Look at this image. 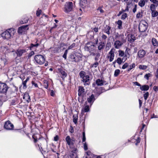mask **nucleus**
Listing matches in <instances>:
<instances>
[{"label": "nucleus", "instance_id": "obj_1", "mask_svg": "<svg viewBox=\"0 0 158 158\" xmlns=\"http://www.w3.org/2000/svg\"><path fill=\"white\" fill-rule=\"evenodd\" d=\"M15 33L16 31L15 29L10 28L2 33L1 35L3 39L8 40L12 38Z\"/></svg>", "mask_w": 158, "mask_h": 158}, {"label": "nucleus", "instance_id": "obj_2", "mask_svg": "<svg viewBox=\"0 0 158 158\" xmlns=\"http://www.w3.org/2000/svg\"><path fill=\"white\" fill-rule=\"evenodd\" d=\"M82 55L78 52H72L69 57V60L72 62H77L81 59Z\"/></svg>", "mask_w": 158, "mask_h": 158}, {"label": "nucleus", "instance_id": "obj_3", "mask_svg": "<svg viewBox=\"0 0 158 158\" xmlns=\"http://www.w3.org/2000/svg\"><path fill=\"white\" fill-rule=\"evenodd\" d=\"M34 59L35 60L34 62L35 64L41 65L46 62L45 57L42 55L38 54L34 56Z\"/></svg>", "mask_w": 158, "mask_h": 158}, {"label": "nucleus", "instance_id": "obj_4", "mask_svg": "<svg viewBox=\"0 0 158 158\" xmlns=\"http://www.w3.org/2000/svg\"><path fill=\"white\" fill-rule=\"evenodd\" d=\"M80 77L82 78V81L85 83V85H88L89 84V77L88 75H86L85 72L81 71L79 73Z\"/></svg>", "mask_w": 158, "mask_h": 158}, {"label": "nucleus", "instance_id": "obj_5", "mask_svg": "<svg viewBox=\"0 0 158 158\" xmlns=\"http://www.w3.org/2000/svg\"><path fill=\"white\" fill-rule=\"evenodd\" d=\"M84 48L85 51L91 52L95 49V44L92 42H88L86 44Z\"/></svg>", "mask_w": 158, "mask_h": 158}, {"label": "nucleus", "instance_id": "obj_6", "mask_svg": "<svg viewBox=\"0 0 158 158\" xmlns=\"http://www.w3.org/2000/svg\"><path fill=\"white\" fill-rule=\"evenodd\" d=\"M117 39L118 40L115 41L114 43V46L115 48L119 49L125 42V40L123 38V36H121V39Z\"/></svg>", "mask_w": 158, "mask_h": 158}, {"label": "nucleus", "instance_id": "obj_7", "mask_svg": "<svg viewBox=\"0 0 158 158\" xmlns=\"http://www.w3.org/2000/svg\"><path fill=\"white\" fill-rule=\"evenodd\" d=\"M148 24L144 21L140 22L139 24V29L140 32H144L148 28Z\"/></svg>", "mask_w": 158, "mask_h": 158}, {"label": "nucleus", "instance_id": "obj_8", "mask_svg": "<svg viewBox=\"0 0 158 158\" xmlns=\"http://www.w3.org/2000/svg\"><path fill=\"white\" fill-rule=\"evenodd\" d=\"M78 90V94L79 97L78 98L79 102L81 103H83L84 100L83 99V97L85 92V89L82 86H79Z\"/></svg>", "mask_w": 158, "mask_h": 158}, {"label": "nucleus", "instance_id": "obj_9", "mask_svg": "<svg viewBox=\"0 0 158 158\" xmlns=\"http://www.w3.org/2000/svg\"><path fill=\"white\" fill-rule=\"evenodd\" d=\"M73 6L72 2H66L64 8V11L66 13L69 12L72 10Z\"/></svg>", "mask_w": 158, "mask_h": 158}, {"label": "nucleus", "instance_id": "obj_10", "mask_svg": "<svg viewBox=\"0 0 158 158\" xmlns=\"http://www.w3.org/2000/svg\"><path fill=\"white\" fill-rule=\"evenodd\" d=\"M8 88L5 83H0V93L6 94Z\"/></svg>", "mask_w": 158, "mask_h": 158}, {"label": "nucleus", "instance_id": "obj_11", "mask_svg": "<svg viewBox=\"0 0 158 158\" xmlns=\"http://www.w3.org/2000/svg\"><path fill=\"white\" fill-rule=\"evenodd\" d=\"M67 144L69 146L74 144L75 139L74 138H71L69 136H67L65 138Z\"/></svg>", "mask_w": 158, "mask_h": 158}, {"label": "nucleus", "instance_id": "obj_12", "mask_svg": "<svg viewBox=\"0 0 158 158\" xmlns=\"http://www.w3.org/2000/svg\"><path fill=\"white\" fill-rule=\"evenodd\" d=\"M27 50H27L24 48H19L16 50L15 53L17 56L20 57L23 54L26 53Z\"/></svg>", "mask_w": 158, "mask_h": 158}, {"label": "nucleus", "instance_id": "obj_13", "mask_svg": "<svg viewBox=\"0 0 158 158\" xmlns=\"http://www.w3.org/2000/svg\"><path fill=\"white\" fill-rule=\"evenodd\" d=\"M13 125L9 121L6 122L4 125V128L7 130H12L14 128Z\"/></svg>", "mask_w": 158, "mask_h": 158}, {"label": "nucleus", "instance_id": "obj_14", "mask_svg": "<svg viewBox=\"0 0 158 158\" xmlns=\"http://www.w3.org/2000/svg\"><path fill=\"white\" fill-rule=\"evenodd\" d=\"M77 152V149L74 148L70 152L69 156L71 158H78Z\"/></svg>", "mask_w": 158, "mask_h": 158}, {"label": "nucleus", "instance_id": "obj_15", "mask_svg": "<svg viewBox=\"0 0 158 158\" xmlns=\"http://www.w3.org/2000/svg\"><path fill=\"white\" fill-rule=\"evenodd\" d=\"M95 100L94 96L93 94L89 96L87 98V100L89 103L90 106H91Z\"/></svg>", "mask_w": 158, "mask_h": 158}, {"label": "nucleus", "instance_id": "obj_16", "mask_svg": "<svg viewBox=\"0 0 158 158\" xmlns=\"http://www.w3.org/2000/svg\"><path fill=\"white\" fill-rule=\"evenodd\" d=\"M28 25H23L19 27L18 28V33L19 34H22L26 30H28V28L27 27Z\"/></svg>", "mask_w": 158, "mask_h": 158}, {"label": "nucleus", "instance_id": "obj_17", "mask_svg": "<svg viewBox=\"0 0 158 158\" xmlns=\"http://www.w3.org/2000/svg\"><path fill=\"white\" fill-rule=\"evenodd\" d=\"M40 44V43L38 42L37 40L35 44H31L30 46L28 47V48L30 50H35L36 48L38 47Z\"/></svg>", "mask_w": 158, "mask_h": 158}, {"label": "nucleus", "instance_id": "obj_18", "mask_svg": "<svg viewBox=\"0 0 158 158\" xmlns=\"http://www.w3.org/2000/svg\"><path fill=\"white\" fill-rule=\"evenodd\" d=\"M146 54L145 51L143 49L140 50L138 51V56L140 59H142L144 57Z\"/></svg>", "mask_w": 158, "mask_h": 158}, {"label": "nucleus", "instance_id": "obj_19", "mask_svg": "<svg viewBox=\"0 0 158 158\" xmlns=\"http://www.w3.org/2000/svg\"><path fill=\"white\" fill-rule=\"evenodd\" d=\"M96 84L98 86H102L106 85L107 83L102 79H98L96 81Z\"/></svg>", "mask_w": 158, "mask_h": 158}, {"label": "nucleus", "instance_id": "obj_20", "mask_svg": "<svg viewBox=\"0 0 158 158\" xmlns=\"http://www.w3.org/2000/svg\"><path fill=\"white\" fill-rule=\"evenodd\" d=\"M113 49H112L110 50L109 53L110 55L107 56L108 58H109V61L110 62H111L113 60L114 56V51H113Z\"/></svg>", "mask_w": 158, "mask_h": 158}, {"label": "nucleus", "instance_id": "obj_21", "mask_svg": "<svg viewBox=\"0 0 158 158\" xmlns=\"http://www.w3.org/2000/svg\"><path fill=\"white\" fill-rule=\"evenodd\" d=\"M140 89L142 91H147L148 90L149 87L148 85H144L141 86L140 87Z\"/></svg>", "mask_w": 158, "mask_h": 158}, {"label": "nucleus", "instance_id": "obj_22", "mask_svg": "<svg viewBox=\"0 0 158 158\" xmlns=\"http://www.w3.org/2000/svg\"><path fill=\"white\" fill-rule=\"evenodd\" d=\"M116 23L118 25V29H122V22L121 20H118L117 22H116Z\"/></svg>", "mask_w": 158, "mask_h": 158}, {"label": "nucleus", "instance_id": "obj_23", "mask_svg": "<svg viewBox=\"0 0 158 158\" xmlns=\"http://www.w3.org/2000/svg\"><path fill=\"white\" fill-rule=\"evenodd\" d=\"M87 103L86 102L85 104L84 105V108L83 109V111L85 112H88L89 110V105H87L86 104Z\"/></svg>", "mask_w": 158, "mask_h": 158}, {"label": "nucleus", "instance_id": "obj_24", "mask_svg": "<svg viewBox=\"0 0 158 158\" xmlns=\"http://www.w3.org/2000/svg\"><path fill=\"white\" fill-rule=\"evenodd\" d=\"M105 46V44L103 42H101L99 43L98 46V49L101 50Z\"/></svg>", "mask_w": 158, "mask_h": 158}, {"label": "nucleus", "instance_id": "obj_25", "mask_svg": "<svg viewBox=\"0 0 158 158\" xmlns=\"http://www.w3.org/2000/svg\"><path fill=\"white\" fill-rule=\"evenodd\" d=\"M73 122L74 123L76 124L77 123V121L78 119V116L77 114H74L73 116Z\"/></svg>", "mask_w": 158, "mask_h": 158}, {"label": "nucleus", "instance_id": "obj_26", "mask_svg": "<svg viewBox=\"0 0 158 158\" xmlns=\"http://www.w3.org/2000/svg\"><path fill=\"white\" fill-rule=\"evenodd\" d=\"M149 120L148 119H144V120L143 121V126L142 128L140 131L141 132L142 131V130L143 129L144 127L145 126V125L144 124V123H145L146 124H148V123Z\"/></svg>", "mask_w": 158, "mask_h": 158}, {"label": "nucleus", "instance_id": "obj_27", "mask_svg": "<svg viewBox=\"0 0 158 158\" xmlns=\"http://www.w3.org/2000/svg\"><path fill=\"white\" fill-rule=\"evenodd\" d=\"M23 99H25L27 102H29L30 101V97L28 94H25L23 97Z\"/></svg>", "mask_w": 158, "mask_h": 158}, {"label": "nucleus", "instance_id": "obj_28", "mask_svg": "<svg viewBox=\"0 0 158 158\" xmlns=\"http://www.w3.org/2000/svg\"><path fill=\"white\" fill-rule=\"evenodd\" d=\"M139 5L141 7H143L145 5V1L144 0H140L138 3Z\"/></svg>", "mask_w": 158, "mask_h": 158}, {"label": "nucleus", "instance_id": "obj_29", "mask_svg": "<svg viewBox=\"0 0 158 158\" xmlns=\"http://www.w3.org/2000/svg\"><path fill=\"white\" fill-rule=\"evenodd\" d=\"M110 28L111 27L110 26H106V28L105 30V32L108 35H109L110 34Z\"/></svg>", "mask_w": 158, "mask_h": 158}, {"label": "nucleus", "instance_id": "obj_30", "mask_svg": "<svg viewBox=\"0 0 158 158\" xmlns=\"http://www.w3.org/2000/svg\"><path fill=\"white\" fill-rule=\"evenodd\" d=\"M152 42L153 46H156L158 45V43L156 40L155 38H153L152 39Z\"/></svg>", "mask_w": 158, "mask_h": 158}, {"label": "nucleus", "instance_id": "obj_31", "mask_svg": "<svg viewBox=\"0 0 158 158\" xmlns=\"http://www.w3.org/2000/svg\"><path fill=\"white\" fill-rule=\"evenodd\" d=\"M158 15V12L156 11H152V16L153 17L157 16Z\"/></svg>", "mask_w": 158, "mask_h": 158}, {"label": "nucleus", "instance_id": "obj_32", "mask_svg": "<svg viewBox=\"0 0 158 158\" xmlns=\"http://www.w3.org/2000/svg\"><path fill=\"white\" fill-rule=\"evenodd\" d=\"M28 20V19L27 17H25L24 19L23 20H22L21 21H20V23L21 24L25 23L27 22Z\"/></svg>", "mask_w": 158, "mask_h": 158}, {"label": "nucleus", "instance_id": "obj_33", "mask_svg": "<svg viewBox=\"0 0 158 158\" xmlns=\"http://www.w3.org/2000/svg\"><path fill=\"white\" fill-rule=\"evenodd\" d=\"M120 70L118 69H116L114 73V77H117L119 74L120 73Z\"/></svg>", "mask_w": 158, "mask_h": 158}, {"label": "nucleus", "instance_id": "obj_34", "mask_svg": "<svg viewBox=\"0 0 158 158\" xmlns=\"http://www.w3.org/2000/svg\"><path fill=\"white\" fill-rule=\"evenodd\" d=\"M60 72L61 74L62 75V78H64L66 77L67 74L64 71L61 70L60 71Z\"/></svg>", "mask_w": 158, "mask_h": 158}, {"label": "nucleus", "instance_id": "obj_35", "mask_svg": "<svg viewBox=\"0 0 158 158\" xmlns=\"http://www.w3.org/2000/svg\"><path fill=\"white\" fill-rule=\"evenodd\" d=\"M156 4L154 5V4H151L150 6V9L152 11H154L156 9Z\"/></svg>", "mask_w": 158, "mask_h": 158}, {"label": "nucleus", "instance_id": "obj_36", "mask_svg": "<svg viewBox=\"0 0 158 158\" xmlns=\"http://www.w3.org/2000/svg\"><path fill=\"white\" fill-rule=\"evenodd\" d=\"M87 3V0H81L80 2V5L83 6L86 4Z\"/></svg>", "mask_w": 158, "mask_h": 158}, {"label": "nucleus", "instance_id": "obj_37", "mask_svg": "<svg viewBox=\"0 0 158 158\" xmlns=\"http://www.w3.org/2000/svg\"><path fill=\"white\" fill-rule=\"evenodd\" d=\"M127 17V14L126 13H123L121 16V19L122 20L125 19Z\"/></svg>", "mask_w": 158, "mask_h": 158}, {"label": "nucleus", "instance_id": "obj_38", "mask_svg": "<svg viewBox=\"0 0 158 158\" xmlns=\"http://www.w3.org/2000/svg\"><path fill=\"white\" fill-rule=\"evenodd\" d=\"M152 76V74L150 73H148V74H146L144 77L147 80H148L149 79V77H151Z\"/></svg>", "mask_w": 158, "mask_h": 158}, {"label": "nucleus", "instance_id": "obj_39", "mask_svg": "<svg viewBox=\"0 0 158 158\" xmlns=\"http://www.w3.org/2000/svg\"><path fill=\"white\" fill-rule=\"evenodd\" d=\"M149 95V93L148 92H147L145 93L143 95V97L145 101L147 99L148 96Z\"/></svg>", "mask_w": 158, "mask_h": 158}, {"label": "nucleus", "instance_id": "obj_40", "mask_svg": "<svg viewBox=\"0 0 158 158\" xmlns=\"http://www.w3.org/2000/svg\"><path fill=\"white\" fill-rule=\"evenodd\" d=\"M135 67V64L134 63L132 64L131 65L129 66L128 68V71H129L131 70L133 68H134Z\"/></svg>", "mask_w": 158, "mask_h": 158}, {"label": "nucleus", "instance_id": "obj_41", "mask_svg": "<svg viewBox=\"0 0 158 158\" xmlns=\"http://www.w3.org/2000/svg\"><path fill=\"white\" fill-rule=\"evenodd\" d=\"M119 64H121L122 62V60L120 58H118L116 61Z\"/></svg>", "mask_w": 158, "mask_h": 158}, {"label": "nucleus", "instance_id": "obj_42", "mask_svg": "<svg viewBox=\"0 0 158 158\" xmlns=\"http://www.w3.org/2000/svg\"><path fill=\"white\" fill-rule=\"evenodd\" d=\"M42 12L41 10L38 9L36 11V15L37 17H39Z\"/></svg>", "mask_w": 158, "mask_h": 158}, {"label": "nucleus", "instance_id": "obj_43", "mask_svg": "<svg viewBox=\"0 0 158 158\" xmlns=\"http://www.w3.org/2000/svg\"><path fill=\"white\" fill-rule=\"evenodd\" d=\"M27 81L25 80L23 81V88L24 89H25L27 88L26 85V83Z\"/></svg>", "mask_w": 158, "mask_h": 158}, {"label": "nucleus", "instance_id": "obj_44", "mask_svg": "<svg viewBox=\"0 0 158 158\" xmlns=\"http://www.w3.org/2000/svg\"><path fill=\"white\" fill-rule=\"evenodd\" d=\"M34 54V52L33 51H32L28 55V58H30Z\"/></svg>", "mask_w": 158, "mask_h": 158}, {"label": "nucleus", "instance_id": "obj_45", "mask_svg": "<svg viewBox=\"0 0 158 158\" xmlns=\"http://www.w3.org/2000/svg\"><path fill=\"white\" fill-rule=\"evenodd\" d=\"M98 64H99L98 62H96L94 64L91 65V67L92 68H96L98 65Z\"/></svg>", "mask_w": 158, "mask_h": 158}, {"label": "nucleus", "instance_id": "obj_46", "mask_svg": "<svg viewBox=\"0 0 158 158\" xmlns=\"http://www.w3.org/2000/svg\"><path fill=\"white\" fill-rule=\"evenodd\" d=\"M82 142H85L86 140L85 133V132H83L82 133Z\"/></svg>", "mask_w": 158, "mask_h": 158}, {"label": "nucleus", "instance_id": "obj_47", "mask_svg": "<svg viewBox=\"0 0 158 158\" xmlns=\"http://www.w3.org/2000/svg\"><path fill=\"white\" fill-rule=\"evenodd\" d=\"M91 152L89 151L87 152V156H86L85 158H91V156H92L91 155Z\"/></svg>", "mask_w": 158, "mask_h": 158}, {"label": "nucleus", "instance_id": "obj_48", "mask_svg": "<svg viewBox=\"0 0 158 158\" xmlns=\"http://www.w3.org/2000/svg\"><path fill=\"white\" fill-rule=\"evenodd\" d=\"M150 1L152 2L153 3L156 4V6H158V1L157 0H150Z\"/></svg>", "mask_w": 158, "mask_h": 158}, {"label": "nucleus", "instance_id": "obj_49", "mask_svg": "<svg viewBox=\"0 0 158 158\" xmlns=\"http://www.w3.org/2000/svg\"><path fill=\"white\" fill-rule=\"evenodd\" d=\"M140 138L139 137H138V138L137 139H136V142L135 143V145H137L138 143H139L140 142Z\"/></svg>", "mask_w": 158, "mask_h": 158}, {"label": "nucleus", "instance_id": "obj_50", "mask_svg": "<svg viewBox=\"0 0 158 158\" xmlns=\"http://www.w3.org/2000/svg\"><path fill=\"white\" fill-rule=\"evenodd\" d=\"M119 55L121 56H123L124 55V52L123 51L119 50Z\"/></svg>", "mask_w": 158, "mask_h": 158}, {"label": "nucleus", "instance_id": "obj_51", "mask_svg": "<svg viewBox=\"0 0 158 158\" xmlns=\"http://www.w3.org/2000/svg\"><path fill=\"white\" fill-rule=\"evenodd\" d=\"M83 146L84 149L85 150H87L88 149L87 145L86 142H85L83 143Z\"/></svg>", "mask_w": 158, "mask_h": 158}, {"label": "nucleus", "instance_id": "obj_52", "mask_svg": "<svg viewBox=\"0 0 158 158\" xmlns=\"http://www.w3.org/2000/svg\"><path fill=\"white\" fill-rule=\"evenodd\" d=\"M75 46V44L74 43L72 44L68 48V49L69 50L73 48Z\"/></svg>", "mask_w": 158, "mask_h": 158}, {"label": "nucleus", "instance_id": "obj_53", "mask_svg": "<svg viewBox=\"0 0 158 158\" xmlns=\"http://www.w3.org/2000/svg\"><path fill=\"white\" fill-rule=\"evenodd\" d=\"M32 138L34 139V142L35 143L37 141H38L40 139V138H39L38 139L36 138L35 136V135H33L32 136Z\"/></svg>", "mask_w": 158, "mask_h": 158}, {"label": "nucleus", "instance_id": "obj_54", "mask_svg": "<svg viewBox=\"0 0 158 158\" xmlns=\"http://www.w3.org/2000/svg\"><path fill=\"white\" fill-rule=\"evenodd\" d=\"M128 63H126L122 67V69H125L128 67Z\"/></svg>", "mask_w": 158, "mask_h": 158}, {"label": "nucleus", "instance_id": "obj_55", "mask_svg": "<svg viewBox=\"0 0 158 158\" xmlns=\"http://www.w3.org/2000/svg\"><path fill=\"white\" fill-rule=\"evenodd\" d=\"M98 11H100V13H102L104 12V11L102 9L101 7H99L97 10Z\"/></svg>", "mask_w": 158, "mask_h": 158}, {"label": "nucleus", "instance_id": "obj_56", "mask_svg": "<svg viewBox=\"0 0 158 158\" xmlns=\"http://www.w3.org/2000/svg\"><path fill=\"white\" fill-rule=\"evenodd\" d=\"M142 16V15L141 14V12H139L136 15V17L137 18H139Z\"/></svg>", "mask_w": 158, "mask_h": 158}, {"label": "nucleus", "instance_id": "obj_57", "mask_svg": "<svg viewBox=\"0 0 158 158\" xmlns=\"http://www.w3.org/2000/svg\"><path fill=\"white\" fill-rule=\"evenodd\" d=\"M121 36H123V35H115V38L116 39L118 40V39H121Z\"/></svg>", "mask_w": 158, "mask_h": 158}, {"label": "nucleus", "instance_id": "obj_58", "mask_svg": "<svg viewBox=\"0 0 158 158\" xmlns=\"http://www.w3.org/2000/svg\"><path fill=\"white\" fill-rule=\"evenodd\" d=\"M139 68L141 69H144L146 68V66L144 65H140Z\"/></svg>", "mask_w": 158, "mask_h": 158}, {"label": "nucleus", "instance_id": "obj_59", "mask_svg": "<svg viewBox=\"0 0 158 158\" xmlns=\"http://www.w3.org/2000/svg\"><path fill=\"white\" fill-rule=\"evenodd\" d=\"M102 39L105 40L107 38V37L106 35L103 34L102 36Z\"/></svg>", "mask_w": 158, "mask_h": 158}, {"label": "nucleus", "instance_id": "obj_60", "mask_svg": "<svg viewBox=\"0 0 158 158\" xmlns=\"http://www.w3.org/2000/svg\"><path fill=\"white\" fill-rule=\"evenodd\" d=\"M136 8H137V5H135V7L133 10V13H135L136 11V9H137Z\"/></svg>", "mask_w": 158, "mask_h": 158}, {"label": "nucleus", "instance_id": "obj_61", "mask_svg": "<svg viewBox=\"0 0 158 158\" xmlns=\"http://www.w3.org/2000/svg\"><path fill=\"white\" fill-rule=\"evenodd\" d=\"M58 51H59L58 48L57 47L55 48L53 52L54 53H56L58 52Z\"/></svg>", "mask_w": 158, "mask_h": 158}, {"label": "nucleus", "instance_id": "obj_62", "mask_svg": "<svg viewBox=\"0 0 158 158\" xmlns=\"http://www.w3.org/2000/svg\"><path fill=\"white\" fill-rule=\"evenodd\" d=\"M129 11V8L128 6H127L126 7V8L125 9V10H123V12H126V11Z\"/></svg>", "mask_w": 158, "mask_h": 158}, {"label": "nucleus", "instance_id": "obj_63", "mask_svg": "<svg viewBox=\"0 0 158 158\" xmlns=\"http://www.w3.org/2000/svg\"><path fill=\"white\" fill-rule=\"evenodd\" d=\"M134 83L135 85L139 86H140V87L141 86V85L139 83H138L137 82H136V81L135 82H134Z\"/></svg>", "mask_w": 158, "mask_h": 158}, {"label": "nucleus", "instance_id": "obj_64", "mask_svg": "<svg viewBox=\"0 0 158 158\" xmlns=\"http://www.w3.org/2000/svg\"><path fill=\"white\" fill-rule=\"evenodd\" d=\"M54 95V93L53 90H52L51 91L50 95L52 96H53Z\"/></svg>", "mask_w": 158, "mask_h": 158}]
</instances>
